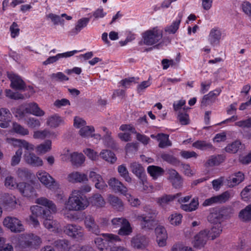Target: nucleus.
Listing matches in <instances>:
<instances>
[{"instance_id": "1", "label": "nucleus", "mask_w": 251, "mask_h": 251, "mask_svg": "<svg viewBox=\"0 0 251 251\" xmlns=\"http://www.w3.org/2000/svg\"><path fill=\"white\" fill-rule=\"evenodd\" d=\"M89 201L85 196L79 194V191L73 190L65 205L69 210L81 211L89 205Z\"/></svg>"}, {"instance_id": "2", "label": "nucleus", "mask_w": 251, "mask_h": 251, "mask_svg": "<svg viewBox=\"0 0 251 251\" xmlns=\"http://www.w3.org/2000/svg\"><path fill=\"white\" fill-rule=\"evenodd\" d=\"M30 210L33 215L41 216V218L44 219L43 224L46 228L52 230L57 228L58 224L56 221L52 219L50 215L52 212L39 205L31 206Z\"/></svg>"}, {"instance_id": "3", "label": "nucleus", "mask_w": 251, "mask_h": 251, "mask_svg": "<svg viewBox=\"0 0 251 251\" xmlns=\"http://www.w3.org/2000/svg\"><path fill=\"white\" fill-rule=\"evenodd\" d=\"M156 213L155 210L150 209L147 213L136 216V219L139 222L142 229H152L154 228L156 222Z\"/></svg>"}, {"instance_id": "4", "label": "nucleus", "mask_w": 251, "mask_h": 251, "mask_svg": "<svg viewBox=\"0 0 251 251\" xmlns=\"http://www.w3.org/2000/svg\"><path fill=\"white\" fill-rule=\"evenodd\" d=\"M102 235L104 238L105 241L100 237H97L95 239V243L100 251H108L112 243L121 241V239L117 235L103 233Z\"/></svg>"}, {"instance_id": "5", "label": "nucleus", "mask_w": 251, "mask_h": 251, "mask_svg": "<svg viewBox=\"0 0 251 251\" xmlns=\"http://www.w3.org/2000/svg\"><path fill=\"white\" fill-rule=\"evenodd\" d=\"M112 226L114 228L120 227L118 234L121 236H128L132 232V228L128 221L124 217H116L111 220Z\"/></svg>"}, {"instance_id": "6", "label": "nucleus", "mask_w": 251, "mask_h": 251, "mask_svg": "<svg viewBox=\"0 0 251 251\" xmlns=\"http://www.w3.org/2000/svg\"><path fill=\"white\" fill-rule=\"evenodd\" d=\"M143 43L147 46L157 43L162 38V31L157 27H154L144 32L142 34Z\"/></svg>"}, {"instance_id": "7", "label": "nucleus", "mask_w": 251, "mask_h": 251, "mask_svg": "<svg viewBox=\"0 0 251 251\" xmlns=\"http://www.w3.org/2000/svg\"><path fill=\"white\" fill-rule=\"evenodd\" d=\"M64 231L67 235L77 240L84 239V229L79 225L68 224L64 226Z\"/></svg>"}, {"instance_id": "8", "label": "nucleus", "mask_w": 251, "mask_h": 251, "mask_svg": "<svg viewBox=\"0 0 251 251\" xmlns=\"http://www.w3.org/2000/svg\"><path fill=\"white\" fill-rule=\"evenodd\" d=\"M41 242L40 237L33 234H22L20 236L19 239V244L23 248L37 246L39 245Z\"/></svg>"}, {"instance_id": "9", "label": "nucleus", "mask_w": 251, "mask_h": 251, "mask_svg": "<svg viewBox=\"0 0 251 251\" xmlns=\"http://www.w3.org/2000/svg\"><path fill=\"white\" fill-rule=\"evenodd\" d=\"M3 224L13 232H21L25 229L21 222L15 217L10 216L5 217L3 221Z\"/></svg>"}, {"instance_id": "10", "label": "nucleus", "mask_w": 251, "mask_h": 251, "mask_svg": "<svg viewBox=\"0 0 251 251\" xmlns=\"http://www.w3.org/2000/svg\"><path fill=\"white\" fill-rule=\"evenodd\" d=\"M149 239L145 235L137 234L132 237L130 240V246L137 250H143L149 244Z\"/></svg>"}, {"instance_id": "11", "label": "nucleus", "mask_w": 251, "mask_h": 251, "mask_svg": "<svg viewBox=\"0 0 251 251\" xmlns=\"http://www.w3.org/2000/svg\"><path fill=\"white\" fill-rule=\"evenodd\" d=\"M36 176L41 183L48 188L51 189L56 183L55 179L45 171H39L36 173Z\"/></svg>"}, {"instance_id": "12", "label": "nucleus", "mask_w": 251, "mask_h": 251, "mask_svg": "<svg viewBox=\"0 0 251 251\" xmlns=\"http://www.w3.org/2000/svg\"><path fill=\"white\" fill-rule=\"evenodd\" d=\"M230 196V193L228 191H226L221 195L205 200L203 203V205L209 206L214 204L224 203L229 200Z\"/></svg>"}, {"instance_id": "13", "label": "nucleus", "mask_w": 251, "mask_h": 251, "mask_svg": "<svg viewBox=\"0 0 251 251\" xmlns=\"http://www.w3.org/2000/svg\"><path fill=\"white\" fill-rule=\"evenodd\" d=\"M83 220L85 227L88 231L96 235H99L100 233L99 226L96 223L93 216L88 215L84 217Z\"/></svg>"}, {"instance_id": "14", "label": "nucleus", "mask_w": 251, "mask_h": 251, "mask_svg": "<svg viewBox=\"0 0 251 251\" xmlns=\"http://www.w3.org/2000/svg\"><path fill=\"white\" fill-rule=\"evenodd\" d=\"M209 232V231L208 229H204L196 235L193 241L194 246L197 248L203 247L208 239L209 238L208 236Z\"/></svg>"}, {"instance_id": "15", "label": "nucleus", "mask_w": 251, "mask_h": 251, "mask_svg": "<svg viewBox=\"0 0 251 251\" xmlns=\"http://www.w3.org/2000/svg\"><path fill=\"white\" fill-rule=\"evenodd\" d=\"M108 184L110 188L115 192H119L124 195L126 194V192H128L127 187L115 177L110 178Z\"/></svg>"}, {"instance_id": "16", "label": "nucleus", "mask_w": 251, "mask_h": 251, "mask_svg": "<svg viewBox=\"0 0 251 251\" xmlns=\"http://www.w3.org/2000/svg\"><path fill=\"white\" fill-rule=\"evenodd\" d=\"M89 177L91 181L95 183V186L97 189L101 190L105 189L107 187L101 175L96 172L90 171Z\"/></svg>"}, {"instance_id": "17", "label": "nucleus", "mask_w": 251, "mask_h": 251, "mask_svg": "<svg viewBox=\"0 0 251 251\" xmlns=\"http://www.w3.org/2000/svg\"><path fill=\"white\" fill-rule=\"evenodd\" d=\"M24 158L26 163L33 167H38L43 165L42 159L34 153L25 152Z\"/></svg>"}, {"instance_id": "18", "label": "nucleus", "mask_w": 251, "mask_h": 251, "mask_svg": "<svg viewBox=\"0 0 251 251\" xmlns=\"http://www.w3.org/2000/svg\"><path fill=\"white\" fill-rule=\"evenodd\" d=\"M67 180L71 183H84L88 181L87 175L78 171H74L69 174L67 177Z\"/></svg>"}, {"instance_id": "19", "label": "nucleus", "mask_w": 251, "mask_h": 251, "mask_svg": "<svg viewBox=\"0 0 251 251\" xmlns=\"http://www.w3.org/2000/svg\"><path fill=\"white\" fill-rule=\"evenodd\" d=\"M168 179L173 186L176 188H180L183 183V180L179 174L174 169L168 170Z\"/></svg>"}, {"instance_id": "20", "label": "nucleus", "mask_w": 251, "mask_h": 251, "mask_svg": "<svg viewBox=\"0 0 251 251\" xmlns=\"http://www.w3.org/2000/svg\"><path fill=\"white\" fill-rule=\"evenodd\" d=\"M180 196L181 193H180L175 195L164 194L162 196L156 198V202L160 206L165 208L171 202L179 198Z\"/></svg>"}, {"instance_id": "21", "label": "nucleus", "mask_w": 251, "mask_h": 251, "mask_svg": "<svg viewBox=\"0 0 251 251\" xmlns=\"http://www.w3.org/2000/svg\"><path fill=\"white\" fill-rule=\"evenodd\" d=\"M20 193L25 197H30L35 194L34 187L30 184L22 182L17 185Z\"/></svg>"}, {"instance_id": "22", "label": "nucleus", "mask_w": 251, "mask_h": 251, "mask_svg": "<svg viewBox=\"0 0 251 251\" xmlns=\"http://www.w3.org/2000/svg\"><path fill=\"white\" fill-rule=\"evenodd\" d=\"M8 77L10 80V86L13 89L18 90L25 89V83L19 76L15 74H8Z\"/></svg>"}, {"instance_id": "23", "label": "nucleus", "mask_w": 251, "mask_h": 251, "mask_svg": "<svg viewBox=\"0 0 251 251\" xmlns=\"http://www.w3.org/2000/svg\"><path fill=\"white\" fill-rule=\"evenodd\" d=\"M35 203L38 205L44 206L48 208V210L53 213L57 212V207L55 203L51 200L46 197H41L35 200Z\"/></svg>"}, {"instance_id": "24", "label": "nucleus", "mask_w": 251, "mask_h": 251, "mask_svg": "<svg viewBox=\"0 0 251 251\" xmlns=\"http://www.w3.org/2000/svg\"><path fill=\"white\" fill-rule=\"evenodd\" d=\"M222 31L218 27L212 28L208 36V41L212 46L218 45L222 38Z\"/></svg>"}, {"instance_id": "25", "label": "nucleus", "mask_w": 251, "mask_h": 251, "mask_svg": "<svg viewBox=\"0 0 251 251\" xmlns=\"http://www.w3.org/2000/svg\"><path fill=\"white\" fill-rule=\"evenodd\" d=\"M89 21V18H82L79 19L76 23L75 27L70 31V34L72 36L77 34L87 26Z\"/></svg>"}, {"instance_id": "26", "label": "nucleus", "mask_w": 251, "mask_h": 251, "mask_svg": "<svg viewBox=\"0 0 251 251\" xmlns=\"http://www.w3.org/2000/svg\"><path fill=\"white\" fill-rule=\"evenodd\" d=\"M244 179V174L242 172H239L228 177L227 185L230 188L233 187L242 182Z\"/></svg>"}, {"instance_id": "27", "label": "nucleus", "mask_w": 251, "mask_h": 251, "mask_svg": "<svg viewBox=\"0 0 251 251\" xmlns=\"http://www.w3.org/2000/svg\"><path fill=\"white\" fill-rule=\"evenodd\" d=\"M77 52V50H74L63 53H58L55 56H50L43 62V64L45 65H47L48 64L53 63L56 62L58 60L61 58H66L72 56Z\"/></svg>"}, {"instance_id": "28", "label": "nucleus", "mask_w": 251, "mask_h": 251, "mask_svg": "<svg viewBox=\"0 0 251 251\" xmlns=\"http://www.w3.org/2000/svg\"><path fill=\"white\" fill-rule=\"evenodd\" d=\"M25 110L26 112L36 116L41 117L45 115L44 111L41 109L36 103H29L26 105Z\"/></svg>"}, {"instance_id": "29", "label": "nucleus", "mask_w": 251, "mask_h": 251, "mask_svg": "<svg viewBox=\"0 0 251 251\" xmlns=\"http://www.w3.org/2000/svg\"><path fill=\"white\" fill-rule=\"evenodd\" d=\"M238 218L244 223H249L251 221V206L248 205L239 213Z\"/></svg>"}, {"instance_id": "30", "label": "nucleus", "mask_w": 251, "mask_h": 251, "mask_svg": "<svg viewBox=\"0 0 251 251\" xmlns=\"http://www.w3.org/2000/svg\"><path fill=\"white\" fill-rule=\"evenodd\" d=\"M129 168L132 173L139 178H142L145 174L143 167L138 162H131L129 165Z\"/></svg>"}, {"instance_id": "31", "label": "nucleus", "mask_w": 251, "mask_h": 251, "mask_svg": "<svg viewBox=\"0 0 251 251\" xmlns=\"http://www.w3.org/2000/svg\"><path fill=\"white\" fill-rule=\"evenodd\" d=\"M221 92V90L219 88L210 91L208 94L203 96L201 100V104L202 105L206 106L209 101H211L215 100L216 98L220 95Z\"/></svg>"}, {"instance_id": "32", "label": "nucleus", "mask_w": 251, "mask_h": 251, "mask_svg": "<svg viewBox=\"0 0 251 251\" xmlns=\"http://www.w3.org/2000/svg\"><path fill=\"white\" fill-rule=\"evenodd\" d=\"M147 171L153 179H156L162 176L165 172L164 169L161 167L153 165L149 166Z\"/></svg>"}, {"instance_id": "33", "label": "nucleus", "mask_w": 251, "mask_h": 251, "mask_svg": "<svg viewBox=\"0 0 251 251\" xmlns=\"http://www.w3.org/2000/svg\"><path fill=\"white\" fill-rule=\"evenodd\" d=\"M108 201L110 205L118 211H122L124 209V204L122 200L117 196L110 195L108 197Z\"/></svg>"}, {"instance_id": "34", "label": "nucleus", "mask_w": 251, "mask_h": 251, "mask_svg": "<svg viewBox=\"0 0 251 251\" xmlns=\"http://www.w3.org/2000/svg\"><path fill=\"white\" fill-rule=\"evenodd\" d=\"M3 197V201L5 206L11 209H14L16 207L17 202L16 198L14 196L5 194Z\"/></svg>"}, {"instance_id": "35", "label": "nucleus", "mask_w": 251, "mask_h": 251, "mask_svg": "<svg viewBox=\"0 0 251 251\" xmlns=\"http://www.w3.org/2000/svg\"><path fill=\"white\" fill-rule=\"evenodd\" d=\"M156 139L159 142L158 146L161 148H164L172 145V142L169 139V135L159 133L156 135Z\"/></svg>"}, {"instance_id": "36", "label": "nucleus", "mask_w": 251, "mask_h": 251, "mask_svg": "<svg viewBox=\"0 0 251 251\" xmlns=\"http://www.w3.org/2000/svg\"><path fill=\"white\" fill-rule=\"evenodd\" d=\"M70 157L72 164L77 167L81 166L85 161V157L81 153L74 152L70 154Z\"/></svg>"}, {"instance_id": "37", "label": "nucleus", "mask_w": 251, "mask_h": 251, "mask_svg": "<svg viewBox=\"0 0 251 251\" xmlns=\"http://www.w3.org/2000/svg\"><path fill=\"white\" fill-rule=\"evenodd\" d=\"M179 19L173 22L172 25L170 26H167L165 28V31L169 33L174 34L178 29L179 25L181 21V19L183 17L182 12L179 13L178 14Z\"/></svg>"}, {"instance_id": "38", "label": "nucleus", "mask_w": 251, "mask_h": 251, "mask_svg": "<svg viewBox=\"0 0 251 251\" xmlns=\"http://www.w3.org/2000/svg\"><path fill=\"white\" fill-rule=\"evenodd\" d=\"M192 146L202 151L213 149L212 145L210 142L204 140H198L193 143Z\"/></svg>"}, {"instance_id": "39", "label": "nucleus", "mask_w": 251, "mask_h": 251, "mask_svg": "<svg viewBox=\"0 0 251 251\" xmlns=\"http://www.w3.org/2000/svg\"><path fill=\"white\" fill-rule=\"evenodd\" d=\"M223 217V214L220 211H215L211 213L208 217V220L211 223L216 225L221 224Z\"/></svg>"}, {"instance_id": "40", "label": "nucleus", "mask_w": 251, "mask_h": 251, "mask_svg": "<svg viewBox=\"0 0 251 251\" xmlns=\"http://www.w3.org/2000/svg\"><path fill=\"white\" fill-rule=\"evenodd\" d=\"M91 203L97 207H103L105 204V202L101 196L99 194H94L91 198H90Z\"/></svg>"}, {"instance_id": "41", "label": "nucleus", "mask_w": 251, "mask_h": 251, "mask_svg": "<svg viewBox=\"0 0 251 251\" xmlns=\"http://www.w3.org/2000/svg\"><path fill=\"white\" fill-rule=\"evenodd\" d=\"M100 157L104 160L114 163L116 161V157L113 152L108 150H102L100 153Z\"/></svg>"}, {"instance_id": "42", "label": "nucleus", "mask_w": 251, "mask_h": 251, "mask_svg": "<svg viewBox=\"0 0 251 251\" xmlns=\"http://www.w3.org/2000/svg\"><path fill=\"white\" fill-rule=\"evenodd\" d=\"M62 121L61 118L55 114L48 118L47 124L51 127L55 128L58 126Z\"/></svg>"}, {"instance_id": "43", "label": "nucleus", "mask_w": 251, "mask_h": 251, "mask_svg": "<svg viewBox=\"0 0 251 251\" xmlns=\"http://www.w3.org/2000/svg\"><path fill=\"white\" fill-rule=\"evenodd\" d=\"M209 231L208 236L212 240H214L220 236L222 232V227L221 224H218L212 226Z\"/></svg>"}, {"instance_id": "44", "label": "nucleus", "mask_w": 251, "mask_h": 251, "mask_svg": "<svg viewBox=\"0 0 251 251\" xmlns=\"http://www.w3.org/2000/svg\"><path fill=\"white\" fill-rule=\"evenodd\" d=\"M199 205L198 198H194L189 204H182L180 208L185 211L191 212L196 210Z\"/></svg>"}, {"instance_id": "45", "label": "nucleus", "mask_w": 251, "mask_h": 251, "mask_svg": "<svg viewBox=\"0 0 251 251\" xmlns=\"http://www.w3.org/2000/svg\"><path fill=\"white\" fill-rule=\"evenodd\" d=\"M118 172L121 176L128 183L131 182L132 179L129 176V172L125 165H121L118 167Z\"/></svg>"}, {"instance_id": "46", "label": "nucleus", "mask_w": 251, "mask_h": 251, "mask_svg": "<svg viewBox=\"0 0 251 251\" xmlns=\"http://www.w3.org/2000/svg\"><path fill=\"white\" fill-rule=\"evenodd\" d=\"M241 146V142L239 140H236L228 144L225 148V150L227 152L235 153L240 149Z\"/></svg>"}, {"instance_id": "47", "label": "nucleus", "mask_w": 251, "mask_h": 251, "mask_svg": "<svg viewBox=\"0 0 251 251\" xmlns=\"http://www.w3.org/2000/svg\"><path fill=\"white\" fill-rule=\"evenodd\" d=\"M161 157L164 161L174 165H177L180 163L176 157L169 153H162Z\"/></svg>"}, {"instance_id": "48", "label": "nucleus", "mask_w": 251, "mask_h": 251, "mask_svg": "<svg viewBox=\"0 0 251 251\" xmlns=\"http://www.w3.org/2000/svg\"><path fill=\"white\" fill-rule=\"evenodd\" d=\"M95 131L94 127L92 126H86V125L81 127L79 130V133L81 136L83 137H92V133Z\"/></svg>"}, {"instance_id": "49", "label": "nucleus", "mask_w": 251, "mask_h": 251, "mask_svg": "<svg viewBox=\"0 0 251 251\" xmlns=\"http://www.w3.org/2000/svg\"><path fill=\"white\" fill-rule=\"evenodd\" d=\"M51 146V141L47 140L43 144H41L37 147V152L41 154L45 153L50 150Z\"/></svg>"}, {"instance_id": "50", "label": "nucleus", "mask_w": 251, "mask_h": 251, "mask_svg": "<svg viewBox=\"0 0 251 251\" xmlns=\"http://www.w3.org/2000/svg\"><path fill=\"white\" fill-rule=\"evenodd\" d=\"M13 129L16 133L22 136L27 135L29 134L28 129L25 128L23 126L17 123H13Z\"/></svg>"}, {"instance_id": "51", "label": "nucleus", "mask_w": 251, "mask_h": 251, "mask_svg": "<svg viewBox=\"0 0 251 251\" xmlns=\"http://www.w3.org/2000/svg\"><path fill=\"white\" fill-rule=\"evenodd\" d=\"M182 216L179 213H175L168 218L170 223L174 226H177L181 223Z\"/></svg>"}, {"instance_id": "52", "label": "nucleus", "mask_w": 251, "mask_h": 251, "mask_svg": "<svg viewBox=\"0 0 251 251\" xmlns=\"http://www.w3.org/2000/svg\"><path fill=\"white\" fill-rule=\"evenodd\" d=\"M69 241L66 240H58L54 241V246L60 251H64L69 246Z\"/></svg>"}, {"instance_id": "53", "label": "nucleus", "mask_w": 251, "mask_h": 251, "mask_svg": "<svg viewBox=\"0 0 251 251\" xmlns=\"http://www.w3.org/2000/svg\"><path fill=\"white\" fill-rule=\"evenodd\" d=\"M235 126L243 129L251 128V117L236 122Z\"/></svg>"}, {"instance_id": "54", "label": "nucleus", "mask_w": 251, "mask_h": 251, "mask_svg": "<svg viewBox=\"0 0 251 251\" xmlns=\"http://www.w3.org/2000/svg\"><path fill=\"white\" fill-rule=\"evenodd\" d=\"M171 251H195L191 247L185 246L182 243H177L172 247Z\"/></svg>"}, {"instance_id": "55", "label": "nucleus", "mask_w": 251, "mask_h": 251, "mask_svg": "<svg viewBox=\"0 0 251 251\" xmlns=\"http://www.w3.org/2000/svg\"><path fill=\"white\" fill-rule=\"evenodd\" d=\"M50 78L54 81H67L69 80V77H67L62 72H58L57 73H53L50 75Z\"/></svg>"}, {"instance_id": "56", "label": "nucleus", "mask_w": 251, "mask_h": 251, "mask_svg": "<svg viewBox=\"0 0 251 251\" xmlns=\"http://www.w3.org/2000/svg\"><path fill=\"white\" fill-rule=\"evenodd\" d=\"M11 114L9 110L5 108L0 109V121H11Z\"/></svg>"}, {"instance_id": "57", "label": "nucleus", "mask_w": 251, "mask_h": 251, "mask_svg": "<svg viewBox=\"0 0 251 251\" xmlns=\"http://www.w3.org/2000/svg\"><path fill=\"white\" fill-rule=\"evenodd\" d=\"M241 196L245 201L251 200V184L246 186L241 192Z\"/></svg>"}, {"instance_id": "58", "label": "nucleus", "mask_w": 251, "mask_h": 251, "mask_svg": "<svg viewBox=\"0 0 251 251\" xmlns=\"http://www.w3.org/2000/svg\"><path fill=\"white\" fill-rule=\"evenodd\" d=\"M50 133L47 129L43 130H37L34 132L33 137L35 139H44L47 137H50Z\"/></svg>"}, {"instance_id": "59", "label": "nucleus", "mask_w": 251, "mask_h": 251, "mask_svg": "<svg viewBox=\"0 0 251 251\" xmlns=\"http://www.w3.org/2000/svg\"><path fill=\"white\" fill-rule=\"evenodd\" d=\"M17 184L14 178L11 176H7L5 179L4 185L9 189L15 188Z\"/></svg>"}, {"instance_id": "60", "label": "nucleus", "mask_w": 251, "mask_h": 251, "mask_svg": "<svg viewBox=\"0 0 251 251\" xmlns=\"http://www.w3.org/2000/svg\"><path fill=\"white\" fill-rule=\"evenodd\" d=\"M23 153V151L21 149H19L16 152L15 154L12 157L11 164L14 166L18 164L21 160V156Z\"/></svg>"}, {"instance_id": "61", "label": "nucleus", "mask_w": 251, "mask_h": 251, "mask_svg": "<svg viewBox=\"0 0 251 251\" xmlns=\"http://www.w3.org/2000/svg\"><path fill=\"white\" fill-rule=\"evenodd\" d=\"M124 196L126 198L132 206L137 207L140 205V201L137 198H133L128 192H126V194H125Z\"/></svg>"}, {"instance_id": "62", "label": "nucleus", "mask_w": 251, "mask_h": 251, "mask_svg": "<svg viewBox=\"0 0 251 251\" xmlns=\"http://www.w3.org/2000/svg\"><path fill=\"white\" fill-rule=\"evenodd\" d=\"M49 18H50L54 25H64V21L61 18V16H58L52 13L49 14L48 15Z\"/></svg>"}, {"instance_id": "63", "label": "nucleus", "mask_w": 251, "mask_h": 251, "mask_svg": "<svg viewBox=\"0 0 251 251\" xmlns=\"http://www.w3.org/2000/svg\"><path fill=\"white\" fill-rule=\"evenodd\" d=\"M28 126L31 128H38L41 126V123L38 119L34 118H30L26 121Z\"/></svg>"}, {"instance_id": "64", "label": "nucleus", "mask_w": 251, "mask_h": 251, "mask_svg": "<svg viewBox=\"0 0 251 251\" xmlns=\"http://www.w3.org/2000/svg\"><path fill=\"white\" fill-rule=\"evenodd\" d=\"M180 154L182 157L186 159L191 158H196L198 157V154L194 151H182Z\"/></svg>"}]
</instances>
